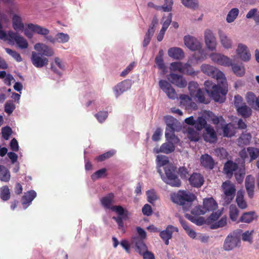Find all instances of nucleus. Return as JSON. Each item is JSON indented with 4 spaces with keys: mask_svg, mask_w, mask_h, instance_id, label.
Masks as SVG:
<instances>
[{
    "mask_svg": "<svg viewBox=\"0 0 259 259\" xmlns=\"http://www.w3.org/2000/svg\"><path fill=\"white\" fill-rule=\"evenodd\" d=\"M205 42L207 48L213 51L216 48V40L212 32L209 29L205 30L204 33Z\"/></svg>",
    "mask_w": 259,
    "mask_h": 259,
    "instance_id": "15",
    "label": "nucleus"
},
{
    "mask_svg": "<svg viewBox=\"0 0 259 259\" xmlns=\"http://www.w3.org/2000/svg\"><path fill=\"white\" fill-rule=\"evenodd\" d=\"M157 160L158 161V168H160L161 166L166 165L169 162L167 157L163 155H157Z\"/></svg>",
    "mask_w": 259,
    "mask_h": 259,
    "instance_id": "59",
    "label": "nucleus"
},
{
    "mask_svg": "<svg viewBox=\"0 0 259 259\" xmlns=\"http://www.w3.org/2000/svg\"><path fill=\"white\" fill-rule=\"evenodd\" d=\"M195 97L198 99V101L200 103L207 104L209 103V101L205 99L204 94L201 89L196 93L193 97Z\"/></svg>",
    "mask_w": 259,
    "mask_h": 259,
    "instance_id": "56",
    "label": "nucleus"
},
{
    "mask_svg": "<svg viewBox=\"0 0 259 259\" xmlns=\"http://www.w3.org/2000/svg\"><path fill=\"white\" fill-rule=\"evenodd\" d=\"M56 42L64 44L69 40V36L66 33L63 32L58 33L56 35Z\"/></svg>",
    "mask_w": 259,
    "mask_h": 259,
    "instance_id": "47",
    "label": "nucleus"
},
{
    "mask_svg": "<svg viewBox=\"0 0 259 259\" xmlns=\"http://www.w3.org/2000/svg\"><path fill=\"white\" fill-rule=\"evenodd\" d=\"M223 131L224 137H231L233 135L231 130V126L229 124L223 126Z\"/></svg>",
    "mask_w": 259,
    "mask_h": 259,
    "instance_id": "63",
    "label": "nucleus"
},
{
    "mask_svg": "<svg viewBox=\"0 0 259 259\" xmlns=\"http://www.w3.org/2000/svg\"><path fill=\"white\" fill-rule=\"evenodd\" d=\"M106 171L107 169L105 168H103L96 171L91 176L92 179L93 181H96V180L100 179L102 177H106Z\"/></svg>",
    "mask_w": 259,
    "mask_h": 259,
    "instance_id": "50",
    "label": "nucleus"
},
{
    "mask_svg": "<svg viewBox=\"0 0 259 259\" xmlns=\"http://www.w3.org/2000/svg\"><path fill=\"white\" fill-rule=\"evenodd\" d=\"M173 142L168 141V142L162 144L161 146V153L169 154L175 149V146L172 143Z\"/></svg>",
    "mask_w": 259,
    "mask_h": 259,
    "instance_id": "35",
    "label": "nucleus"
},
{
    "mask_svg": "<svg viewBox=\"0 0 259 259\" xmlns=\"http://www.w3.org/2000/svg\"><path fill=\"white\" fill-rule=\"evenodd\" d=\"M201 70L203 73L215 78L218 81V84L210 80H206L204 82L205 89L207 93L215 102H224L228 91L225 74L218 68L206 64L201 66Z\"/></svg>",
    "mask_w": 259,
    "mask_h": 259,
    "instance_id": "1",
    "label": "nucleus"
},
{
    "mask_svg": "<svg viewBox=\"0 0 259 259\" xmlns=\"http://www.w3.org/2000/svg\"><path fill=\"white\" fill-rule=\"evenodd\" d=\"M176 166L168 164L164 167L165 176H164L160 168H157V172L166 184L172 187H179L181 185V181L176 174Z\"/></svg>",
    "mask_w": 259,
    "mask_h": 259,
    "instance_id": "2",
    "label": "nucleus"
},
{
    "mask_svg": "<svg viewBox=\"0 0 259 259\" xmlns=\"http://www.w3.org/2000/svg\"><path fill=\"white\" fill-rule=\"evenodd\" d=\"M238 164L233 161L228 160L224 165V171L229 178H231L233 172L237 169Z\"/></svg>",
    "mask_w": 259,
    "mask_h": 259,
    "instance_id": "24",
    "label": "nucleus"
},
{
    "mask_svg": "<svg viewBox=\"0 0 259 259\" xmlns=\"http://www.w3.org/2000/svg\"><path fill=\"white\" fill-rule=\"evenodd\" d=\"M245 186L249 197L253 198L255 187V179L253 176L248 175L246 177L245 180Z\"/></svg>",
    "mask_w": 259,
    "mask_h": 259,
    "instance_id": "19",
    "label": "nucleus"
},
{
    "mask_svg": "<svg viewBox=\"0 0 259 259\" xmlns=\"http://www.w3.org/2000/svg\"><path fill=\"white\" fill-rule=\"evenodd\" d=\"M205 213V210L203 206L201 205L196 206L191 210V213L196 217L204 214Z\"/></svg>",
    "mask_w": 259,
    "mask_h": 259,
    "instance_id": "55",
    "label": "nucleus"
},
{
    "mask_svg": "<svg viewBox=\"0 0 259 259\" xmlns=\"http://www.w3.org/2000/svg\"><path fill=\"white\" fill-rule=\"evenodd\" d=\"M239 214V211L237 208L235 206L231 205L230 208L229 215L230 219L235 221L237 220Z\"/></svg>",
    "mask_w": 259,
    "mask_h": 259,
    "instance_id": "52",
    "label": "nucleus"
},
{
    "mask_svg": "<svg viewBox=\"0 0 259 259\" xmlns=\"http://www.w3.org/2000/svg\"><path fill=\"white\" fill-rule=\"evenodd\" d=\"M114 194L113 193L108 194L106 196L102 197L101 200L102 205L105 208L112 209V204L114 202Z\"/></svg>",
    "mask_w": 259,
    "mask_h": 259,
    "instance_id": "28",
    "label": "nucleus"
},
{
    "mask_svg": "<svg viewBox=\"0 0 259 259\" xmlns=\"http://www.w3.org/2000/svg\"><path fill=\"white\" fill-rule=\"evenodd\" d=\"M114 153V151H109L97 157L96 159L98 161H103L112 157Z\"/></svg>",
    "mask_w": 259,
    "mask_h": 259,
    "instance_id": "57",
    "label": "nucleus"
},
{
    "mask_svg": "<svg viewBox=\"0 0 259 259\" xmlns=\"http://www.w3.org/2000/svg\"><path fill=\"white\" fill-rule=\"evenodd\" d=\"M246 99L247 103L252 108H254L257 100V97L255 96L254 94L252 92L247 93L246 96Z\"/></svg>",
    "mask_w": 259,
    "mask_h": 259,
    "instance_id": "41",
    "label": "nucleus"
},
{
    "mask_svg": "<svg viewBox=\"0 0 259 259\" xmlns=\"http://www.w3.org/2000/svg\"><path fill=\"white\" fill-rule=\"evenodd\" d=\"M0 197L4 201L8 200L10 198V191L8 186H4L0 189Z\"/></svg>",
    "mask_w": 259,
    "mask_h": 259,
    "instance_id": "40",
    "label": "nucleus"
},
{
    "mask_svg": "<svg viewBox=\"0 0 259 259\" xmlns=\"http://www.w3.org/2000/svg\"><path fill=\"white\" fill-rule=\"evenodd\" d=\"M181 2L186 7L192 9H196L199 6L198 0H181Z\"/></svg>",
    "mask_w": 259,
    "mask_h": 259,
    "instance_id": "42",
    "label": "nucleus"
},
{
    "mask_svg": "<svg viewBox=\"0 0 259 259\" xmlns=\"http://www.w3.org/2000/svg\"><path fill=\"white\" fill-rule=\"evenodd\" d=\"M190 184L193 187L200 188L204 183L203 176L199 173L194 172L188 179Z\"/></svg>",
    "mask_w": 259,
    "mask_h": 259,
    "instance_id": "14",
    "label": "nucleus"
},
{
    "mask_svg": "<svg viewBox=\"0 0 259 259\" xmlns=\"http://www.w3.org/2000/svg\"><path fill=\"white\" fill-rule=\"evenodd\" d=\"M160 88L164 92L167 96L172 100L177 98V94L171 84L165 80L161 79L159 81Z\"/></svg>",
    "mask_w": 259,
    "mask_h": 259,
    "instance_id": "10",
    "label": "nucleus"
},
{
    "mask_svg": "<svg viewBox=\"0 0 259 259\" xmlns=\"http://www.w3.org/2000/svg\"><path fill=\"white\" fill-rule=\"evenodd\" d=\"M208 125L206 119L202 116H200L195 120L194 127L197 131H200L203 128L205 129Z\"/></svg>",
    "mask_w": 259,
    "mask_h": 259,
    "instance_id": "38",
    "label": "nucleus"
},
{
    "mask_svg": "<svg viewBox=\"0 0 259 259\" xmlns=\"http://www.w3.org/2000/svg\"><path fill=\"white\" fill-rule=\"evenodd\" d=\"M146 193L148 201L150 203H153V202L158 199V197L153 190H148L147 191Z\"/></svg>",
    "mask_w": 259,
    "mask_h": 259,
    "instance_id": "58",
    "label": "nucleus"
},
{
    "mask_svg": "<svg viewBox=\"0 0 259 259\" xmlns=\"http://www.w3.org/2000/svg\"><path fill=\"white\" fill-rule=\"evenodd\" d=\"M236 109L238 114L244 118L249 117L252 114L251 109L245 103H243L242 106L238 107Z\"/></svg>",
    "mask_w": 259,
    "mask_h": 259,
    "instance_id": "31",
    "label": "nucleus"
},
{
    "mask_svg": "<svg viewBox=\"0 0 259 259\" xmlns=\"http://www.w3.org/2000/svg\"><path fill=\"white\" fill-rule=\"evenodd\" d=\"M187 218L192 222L198 226L202 225L205 223V220L202 217L191 216L187 214Z\"/></svg>",
    "mask_w": 259,
    "mask_h": 259,
    "instance_id": "44",
    "label": "nucleus"
},
{
    "mask_svg": "<svg viewBox=\"0 0 259 259\" xmlns=\"http://www.w3.org/2000/svg\"><path fill=\"white\" fill-rule=\"evenodd\" d=\"M15 109V105L12 101L7 102L5 105V111L8 114L12 113Z\"/></svg>",
    "mask_w": 259,
    "mask_h": 259,
    "instance_id": "60",
    "label": "nucleus"
},
{
    "mask_svg": "<svg viewBox=\"0 0 259 259\" xmlns=\"http://www.w3.org/2000/svg\"><path fill=\"white\" fill-rule=\"evenodd\" d=\"M6 52L10 56H11L17 62H20L22 61V59L18 53L15 51H13L9 48L5 49Z\"/></svg>",
    "mask_w": 259,
    "mask_h": 259,
    "instance_id": "51",
    "label": "nucleus"
},
{
    "mask_svg": "<svg viewBox=\"0 0 259 259\" xmlns=\"http://www.w3.org/2000/svg\"><path fill=\"white\" fill-rule=\"evenodd\" d=\"M165 136L167 141H170L174 143H178L179 139L175 135V132L165 130Z\"/></svg>",
    "mask_w": 259,
    "mask_h": 259,
    "instance_id": "54",
    "label": "nucleus"
},
{
    "mask_svg": "<svg viewBox=\"0 0 259 259\" xmlns=\"http://www.w3.org/2000/svg\"><path fill=\"white\" fill-rule=\"evenodd\" d=\"M31 61L32 64L36 68H41L48 64L49 60L44 57L41 53L37 52H32L31 56Z\"/></svg>",
    "mask_w": 259,
    "mask_h": 259,
    "instance_id": "9",
    "label": "nucleus"
},
{
    "mask_svg": "<svg viewBox=\"0 0 259 259\" xmlns=\"http://www.w3.org/2000/svg\"><path fill=\"white\" fill-rule=\"evenodd\" d=\"M178 173L180 175L181 179L184 180H187L189 176V171L186 167L182 166L180 167L179 169Z\"/></svg>",
    "mask_w": 259,
    "mask_h": 259,
    "instance_id": "53",
    "label": "nucleus"
},
{
    "mask_svg": "<svg viewBox=\"0 0 259 259\" xmlns=\"http://www.w3.org/2000/svg\"><path fill=\"white\" fill-rule=\"evenodd\" d=\"M178 228L172 225H168L164 230L160 232L159 236L162 240L164 242L165 245L169 244V240L171 239L172 234L174 232H178Z\"/></svg>",
    "mask_w": 259,
    "mask_h": 259,
    "instance_id": "11",
    "label": "nucleus"
},
{
    "mask_svg": "<svg viewBox=\"0 0 259 259\" xmlns=\"http://www.w3.org/2000/svg\"><path fill=\"white\" fill-rule=\"evenodd\" d=\"M200 162L202 166L208 169H212L214 166V161L212 157L208 154L202 155Z\"/></svg>",
    "mask_w": 259,
    "mask_h": 259,
    "instance_id": "20",
    "label": "nucleus"
},
{
    "mask_svg": "<svg viewBox=\"0 0 259 259\" xmlns=\"http://www.w3.org/2000/svg\"><path fill=\"white\" fill-rule=\"evenodd\" d=\"M34 48L37 52L41 53L42 56L51 57L54 54L53 49L44 44L37 43L34 45Z\"/></svg>",
    "mask_w": 259,
    "mask_h": 259,
    "instance_id": "17",
    "label": "nucleus"
},
{
    "mask_svg": "<svg viewBox=\"0 0 259 259\" xmlns=\"http://www.w3.org/2000/svg\"><path fill=\"white\" fill-rule=\"evenodd\" d=\"M236 202L238 207L241 209H245L247 206V203L244 199L243 192L241 191L237 192Z\"/></svg>",
    "mask_w": 259,
    "mask_h": 259,
    "instance_id": "33",
    "label": "nucleus"
},
{
    "mask_svg": "<svg viewBox=\"0 0 259 259\" xmlns=\"http://www.w3.org/2000/svg\"><path fill=\"white\" fill-rule=\"evenodd\" d=\"M188 137L191 141H198L199 139L198 133L192 128L187 130Z\"/></svg>",
    "mask_w": 259,
    "mask_h": 259,
    "instance_id": "49",
    "label": "nucleus"
},
{
    "mask_svg": "<svg viewBox=\"0 0 259 259\" xmlns=\"http://www.w3.org/2000/svg\"><path fill=\"white\" fill-rule=\"evenodd\" d=\"M168 55L170 57L176 60H181L184 57L183 51L178 47H172L169 49Z\"/></svg>",
    "mask_w": 259,
    "mask_h": 259,
    "instance_id": "27",
    "label": "nucleus"
},
{
    "mask_svg": "<svg viewBox=\"0 0 259 259\" xmlns=\"http://www.w3.org/2000/svg\"><path fill=\"white\" fill-rule=\"evenodd\" d=\"M239 13V10L238 8H235L232 9L228 13L226 17V21L228 23H232L237 18Z\"/></svg>",
    "mask_w": 259,
    "mask_h": 259,
    "instance_id": "36",
    "label": "nucleus"
},
{
    "mask_svg": "<svg viewBox=\"0 0 259 259\" xmlns=\"http://www.w3.org/2000/svg\"><path fill=\"white\" fill-rule=\"evenodd\" d=\"M241 232V230H237L230 233L226 238L223 249L225 251H230L239 247L241 244V240L239 234Z\"/></svg>",
    "mask_w": 259,
    "mask_h": 259,
    "instance_id": "5",
    "label": "nucleus"
},
{
    "mask_svg": "<svg viewBox=\"0 0 259 259\" xmlns=\"http://www.w3.org/2000/svg\"><path fill=\"white\" fill-rule=\"evenodd\" d=\"M210 58L214 63L219 65L225 66H230L232 65V61L229 58L220 54L212 53Z\"/></svg>",
    "mask_w": 259,
    "mask_h": 259,
    "instance_id": "12",
    "label": "nucleus"
},
{
    "mask_svg": "<svg viewBox=\"0 0 259 259\" xmlns=\"http://www.w3.org/2000/svg\"><path fill=\"white\" fill-rule=\"evenodd\" d=\"M95 116L100 122H103L108 116L107 111H100L95 114Z\"/></svg>",
    "mask_w": 259,
    "mask_h": 259,
    "instance_id": "64",
    "label": "nucleus"
},
{
    "mask_svg": "<svg viewBox=\"0 0 259 259\" xmlns=\"http://www.w3.org/2000/svg\"><path fill=\"white\" fill-rule=\"evenodd\" d=\"M27 26L32 32L44 36L47 35L50 32L49 30L47 28L37 24L29 23L27 24Z\"/></svg>",
    "mask_w": 259,
    "mask_h": 259,
    "instance_id": "26",
    "label": "nucleus"
},
{
    "mask_svg": "<svg viewBox=\"0 0 259 259\" xmlns=\"http://www.w3.org/2000/svg\"><path fill=\"white\" fill-rule=\"evenodd\" d=\"M258 216L255 211H251L244 212L239 219V222L249 224L256 220Z\"/></svg>",
    "mask_w": 259,
    "mask_h": 259,
    "instance_id": "23",
    "label": "nucleus"
},
{
    "mask_svg": "<svg viewBox=\"0 0 259 259\" xmlns=\"http://www.w3.org/2000/svg\"><path fill=\"white\" fill-rule=\"evenodd\" d=\"M223 194L222 195L226 204H229L233 201L235 196L236 189L234 184L230 181L223 182L222 185Z\"/></svg>",
    "mask_w": 259,
    "mask_h": 259,
    "instance_id": "6",
    "label": "nucleus"
},
{
    "mask_svg": "<svg viewBox=\"0 0 259 259\" xmlns=\"http://www.w3.org/2000/svg\"><path fill=\"white\" fill-rule=\"evenodd\" d=\"M36 196V193L34 190H30L25 193L22 198V204L23 207L26 208Z\"/></svg>",
    "mask_w": 259,
    "mask_h": 259,
    "instance_id": "21",
    "label": "nucleus"
},
{
    "mask_svg": "<svg viewBox=\"0 0 259 259\" xmlns=\"http://www.w3.org/2000/svg\"><path fill=\"white\" fill-rule=\"evenodd\" d=\"M8 40L13 43L15 42L21 49H25L28 48V44L27 40L23 37L12 31L8 32Z\"/></svg>",
    "mask_w": 259,
    "mask_h": 259,
    "instance_id": "8",
    "label": "nucleus"
},
{
    "mask_svg": "<svg viewBox=\"0 0 259 259\" xmlns=\"http://www.w3.org/2000/svg\"><path fill=\"white\" fill-rule=\"evenodd\" d=\"M11 178L9 170L5 166L0 164V181L8 182Z\"/></svg>",
    "mask_w": 259,
    "mask_h": 259,
    "instance_id": "30",
    "label": "nucleus"
},
{
    "mask_svg": "<svg viewBox=\"0 0 259 259\" xmlns=\"http://www.w3.org/2000/svg\"><path fill=\"white\" fill-rule=\"evenodd\" d=\"M188 89H189L190 95L192 97H194V96L196 94V93L200 89L199 88V85L197 82H194V81H191L189 83Z\"/></svg>",
    "mask_w": 259,
    "mask_h": 259,
    "instance_id": "48",
    "label": "nucleus"
},
{
    "mask_svg": "<svg viewBox=\"0 0 259 259\" xmlns=\"http://www.w3.org/2000/svg\"><path fill=\"white\" fill-rule=\"evenodd\" d=\"M184 40L185 45L190 50L198 51V53L200 54V56L197 55V53L194 54L193 57L196 60L202 61L204 60L203 51L201 50V45L196 38L190 35H187L184 37Z\"/></svg>",
    "mask_w": 259,
    "mask_h": 259,
    "instance_id": "4",
    "label": "nucleus"
},
{
    "mask_svg": "<svg viewBox=\"0 0 259 259\" xmlns=\"http://www.w3.org/2000/svg\"><path fill=\"white\" fill-rule=\"evenodd\" d=\"M231 66H232L233 72L237 76H242L245 74V68L243 65L233 64L232 63V65H231Z\"/></svg>",
    "mask_w": 259,
    "mask_h": 259,
    "instance_id": "37",
    "label": "nucleus"
},
{
    "mask_svg": "<svg viewBox=\"0 0 259 259\" xmlns=\"http://www.w3.org/2000/svg\"><path fill=\"white\" fill-rule=\"evenodd\" d=\"M12 24L13 28L16 31L23 30L24 28L21 18L16 14L14 15L12 18Z\"/></svg>",
    "mask_w": 259,
    "mask_h": 259,
    "instance_id": "32",
    "label": "nucleus"
},
{
    "mask_svg": "<svg viewBox=\"0 0 259 259\" xmlns=\"http://www.w3.org/2000/svg\"><path fill=\"white\" fill-rule=\"evenodd\" d=\"M227 218L226 217H222L219 221L215 222L210 225L211 229H217L219 228L223 227L227 224Z\"/></svg>",
    "mask_w": 259,
    "mask_h": 259,
    "instance_id": "46",
    "label": "nucleus"
},
{
    "mask_svg": "<svg viewBox=\"0 0 259 259\" xmlns=\"http://www.w3.org/2000/svg\"><path fill=\"white\" fill-rule=\"evenodd\" d=\"M12 133V129L9 126H6L2 128V136L3 138L6 140H8L9 139L10 136L11 135Z\"/></svg>",
    "mask_w": 259,
    "mask_h": 259,
    "instance_id": "61",
    "label": "nucleus"
},
{
    "mask_svg": "<svg viewBox=\"0 0 259 259\" xmlns=\"http://www.w3.org/2000/svg\"><path fill=\"white\" fill-rule=\"evenodd\" d=\"M111 210L116 212L121 217L124 216L127 217L128 211L125 210L120 205H113Z\"/></svg>",
    "mask_w": 259,
    "mask_h": 259,
    "instance_id": "45",
    "label": "nucleus"
},
{
    "mask_svg": "<svg viewBox=\"0 0 259 259\" xmlns=\"http://www.w3.org/2000/svg\"><path fill=\"white\" fill-rule=\"evenodd\" d=\"M172 199L175 203L182 206L184 211H188L191 207L196 196L189 192L179 191L176 195L172 197Z\"/></svg>",
    "mask_w": 259,
    "mask_h": 259,
    "instance_id": "3",
    "label": "nucleus"
},
{
    "mask_svg": "<svg viewBox=\"0 0 259 259\" xmlns=\"http://www.w3.org/2000/svg\"><path fill=\"white\" fill-rule=\"evenodd\" d=\"M206 133L204 135V139L205 141L210 143H214L217 140L216 133L213 128L210 125L207 126L205 128Z\"/></svg>",
    "mask_w": 259,
    "mask_h": 259,
    "instance_id": "22",
    "label": "nucleus"
},
{
    "mask_svg": "<svg viewBox=\"0 0 259 259\" xmlns=\"http://www.w3.org/2000/svg\"><path fill=\"white\" fill-rule=\"evenodd\" d=\"M203 207L206 212L207 211H213L217 208L218 204L212 197L205 198L203 200Z\"/></svg>",
    "mask_w": 259,
    "mask_h": 259,
    "instance_id": "25",
    "label": "nucleus"
},
{
    "mask_svg": "<svg viewBox=\"0 0 259 259\" xmlns=\"http://www.w3.org/2000/svg\"><path fill=\"white\" fill-rule=\"evenodd\" d=\"M220 40L223 46L227 49L231 48L232 47V41L228 36L222 31L219 32Z\"/></svg>",
    "mask_w": 259,
    "mask_h": 259,
    "instance_id": "34",
    "label": "nucleus"
},
{
    "mask_svg": "<svg viewBox=\"0 0 259 259\" xmlns=\"http://www.w3.org/2000/svg\"><path fill=\"white\" fill-rule=\"evenodd\" d=\"M170 70L173 71H179L180 73L187 75H194L195 72L190 64L181 62H172L170 65Z\"/></svg>",
    "mask_w": 259,
    "mask_h": 259,
    "instance_id": "7",
    "label": "nucleus"
},
{
    "mask_svg": "<svg viewBox=\"0 0 259 259\" xmlns=\"http://www.w3.org/2000/svg\"><path fill=\"white\" fill-rule=\"evenodd\" d=\"M167 78L172 84L180 88H185L187 84V81L181 75L171 73Z\"/></svg>",
    "mask_w": 259,
    "mask_h": 259,
    "instance_id": "13",
    "label": "nucleus"
},
{
    "mask_svg": "<svg viewBox=\"0 0 259 259\" xmlns=\"http://www.w3.org/2000/svg\"><path fill=\"white\" fill-rule=\"evenodd\" d=\"M164 4L162 6L156 7V10H162L163 12H170L172 10L174 2L172 0H164Z\"/></svg>",
    "mask_w": 259,
    "mask_h": 259,
    "instance_id": "43",
    "label": "nucleus"
},
{
    "mask_svg": "<svg viewBox=\"0 0 259 259\" xmlns=\"http://www.w3.org/2000/svg\"><path fill=\"white\" fill-rule=\"evenodd\" d=\"M134 242L135 243L136 250L140 255L148 250L147 245L142 239L135 237L134 239Z\"/></svg>",
    "mask_w": 259,
    "mask_h": 259,
    "instance_id": "29",
    "label": "nucleus"
},
{
    "mask_svg": "<svg viewBox=\"0 0 259 259\" xmlns=\"http://www.w3.org/2000/svg\"><path fill=\"white\" fill-rule=\"evenodd\" d=\"M131 80H124L114 87L113 90L116 97L131 88Z\"/></svg>",
    "mask_w": 259,
    "mask_h": 259,
    "instance_id": "18",
    "label": "nucleus"
},
{
    "mask_svg": "<svg viewBox=\"0 0 259 259\" xmlns=\"http://www.w3.org/2000/svg\"><path fill=\"white\" fill-rule=\"evenodd\" d=\"M254 231L252 230L251 231H246L244 232L242 235V239L244 241H248L250 243L252 242V235Z\"/></svg>",
    "mask_w": 259,
    "mask_h": 259,
    "instance_id": "62",
    "label": "nucleus"
},
{
    "mask_svg": "<svg viewBox=\"0 0 259 259\" xmlns=\"http://www.w3.org/2000/svg\"><path fill=\"white\" fill-rule=\"evenodd\" d=\"M247 151L250 157L249 162L256 159L259 157V149L253 147L247 148Z\"/></svg>",
    "mask_w": 259,
    "mask_h": 259,
    "instance_id": "39",
    "label": "nucleus"
},
{
    "mask_svg": "<svg viewBox=\"0 0 259 259\" xmlns=\"http://www.w3.org/2000/svg\"><path fill=\"white\" fill-rule=\"evenodd\" d=\"M236 52L242 61L247 62L250 60L251 54L246 46L242 44H239Z\"/></svg>",
    "mask_w": 259,
    "mask_h": 259,
    "instance_id": "16",
    "label": "nucleus"
}]
</instances>
